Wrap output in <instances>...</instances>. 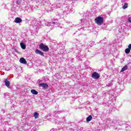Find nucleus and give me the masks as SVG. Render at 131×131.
I'll list each match as a JSON object with an SVG mask.
<instances>
[{
  "instance_id": "nucleus-6",
  "label": "nucleus",
  "mask_w": 131,
  "mask_h": 131,
  "mask_svg": "<svg viewBox=\"0 0 131 131\" xmlns=\"http://www.w3.org/2000/svg\"><path fill=\"white\" fill-rule=\"evenodd\" d=\"M20 63H21V64H27V61H26V60L24 57L20 58L19 59Z\"/></svg>"
},
{
  "instance_id": "nucleus-17",
  "label": "nucleus",
  "mask_w": 131,
  "mask_h": 131,
  "mask_svg": "<svg viewBox=\"0 0 131 131\" xmlns=\"http://www.w3.org/2000/svg\"><path fill=\"white\" fill-rule=\"evenodd\" d=\"M128 6V4L127 3H125L124 6H123V9L124 10H125V9L127 8Z\"/></svg>"
},
{
  "instance_id": "nucleus-21",
  "label": "nucleus",
  "mask_w": 131,
  "mask_h": 131,
  "mask_svg": "<svg viewBox=\"0 0 131 131\" xmlns=\"http://www.w3.org/2000/svg\"><path fill=\"white\" fill-rule=\"evenodd\" d=\"M82 22H84V21H83L82 19H81V23H82Z\"/></svg>"
},
{
  "instance_id": "nucleus-5",
  "label": "nucleus",
  "mask_w": 131,
  "mask_h": 131,
  "mask_svg": "<svg viewBox=\"0 0 131 131\" xmlns=\"http://www.w3.org/2000/svg\"><path fill=\"white\" fill-rule=\"evenodd\" d=\"M39 85L41 88H43V89H48V88H49V85L45 83H40Z\"/></svg>"
},
{
  "instance_id": "nucleus-13",
  "label": "nucleus",
  "mask_w": 131,
  "mask_h": 131,
  "mask_svg": "<svg viewBox=\"0 0 131 131\" xmlns=\"http://www.w3.org/2000/svg\"><path fill=\"white\" fill-rule=\"evenodd\" d=\"M31 92L32 94H33V95H37V94H38V92H37V91H36L35 90H32Z\"/></svg>"
},
{
  "instance_id": "nucleus-9",
  "label": "nucleus",
  "mask_w": 131,
  "mask_h": 131,
  "mask_svg": "<svg viewBox=\"0 0 131 131\" xmlns=\"http://www.w3.org/2000/svg\"><path fill=\"white\" fill-rule=\"evenodd\" d=\"M5 83L6 86H7V88H10V85L11 84V83H10V81L8 80V79H6L5 80Z\"/></svg>"
},
{
  "instance_id": "nucleus-3",
  "label": "nucleus",
  "mask_w": 131,
  "mask_h": 131,
  "mask_svg": "<svg viewBox=\"0 0 131 131\" xmlns=\"http://www.w3.org/2000/svg\"><path fill=\"white\" fill-rule=\"evenodd\" d=\"M92 78H94V79H98L100 78V74L97 72H94L92 74Z\"/></svg>"
},
{
  "instance_id": "nucleus-4",
  "label": "nucleus",
  "mask_w": 131,
  "mask_h": 131,
  "mask_svg": "<svg viewBox=\"0 0 131 131\" xmlns=\"http://www.w3.org/2000/svg\"><path fill=\"white\" fill-rule=\"evenodd\" d=\"M35 52L36 53V54H37L38 55H40V56H42V57H45V54H43V52L40 51L38 49L36 50Z\"/></svg>"
},
{
  "instance_id": "nucleus-8",
  "label": "nucleus",
  "mask_w": 131,
  "mask_h": 131,
  "mask_svg": "<svg viewBox=\"0 0 131 131\" xmlns=\"http://www.w3.org/2000/svg\"><path fill=\"white\" fill-rule=\"evenodd\" d=\"M47 25L48 27H50V26H55V25H56V22H55V21H51V22H50V23H48Z\"/></svg>"
},
{
  "instance_id": "nucleus-18",
  "label": "nucleus",
  "mask_w": 131,
  "mask_h": 131,
  "mask_svg": "<svg viewBox=\"0 0 131 131\" xmlns=\"http://www.w3.org/2000/svg\"><path fill=\"white\" fill-rule=\"evenodd\" d=\"M16 3L17 5H20L21 4V1L20 0H17L16 1Z\"/></svg>"
},
{
  "instance_id": "nucleus-15",
  "label": "nucleus",
  "mask_w": 131,
  "mask_h": 131,
  "mask_svg": "<svg viewBox=\"0 0 131 131\" xmlns=\"http://www.w3.org/2000/svg\"><path fill=\"white\" fill-rule=\"evenodd\" d=\"M34 117H35V119H37L38 118V113L35 112L34 113Z\"/></svg>"
},
{
  "instance_id": "nucleus-12",
  "label": "nucleus",
  "mask_w": 131,
  "mask_h": 131,
  "mask_svg": "<svg viewBox=\"0 0 131 131\" xmlns=\"http://www.w3.org/2000/svg\"><path fill=\"white\" fill-rule=\"evenodd\" d=\"M125 70H127V66L126 65L122 68L120 72H124V71H125Z\"/></svg>"
},
{
  "instance_id": "nucleus-11",
  "label": "nucleus",
  "mask_w": 131,
  "mask_h": 131,
  "mask_svg": "<svg viewBox=\"0 0 131 131\" xmlns=\"http://www.w3.org/2000/svg\"><path fill=\"white\" fill-rule=\"evenodd\" d=\"M106 123L107 124H111V123H113V121L111 119L108 118L106 120Z\"/></svg>"
},
{
  "instance_id": "nucleus-20",
  "label": "nucleus",
  "mask_w": 131,
  "mask_h": 131,
  "mask_svg": "<svg viewBox=\"0 0 131 131\" xmlns=\"http://www.w3.org/2000/svg\"><path fill=\"white\" fill-rule=\"evenodd\" d=\"M128 49H130V51L131 50V44H129L128 46Z\"/></svg>"
},
{
  "instance_id": "nucleus-14",
  "label": "nucleus",
  "mask_w": 131,
  "mask_h": 131,
  "mask_svg": "<svg viewBox=\"0 0 131 131\" xmlns=\"http://www.w3.org/2000/svg\"><path fill=\"white\" fill-rule=\"evenodd\" d=\"M92 119H93V117L90 115L88 117L86 118V121L90 122L91 120H92Z\"/></svg>"
},
{
  "instance_id": "nucleus-2",
  "label": "nucleus",
  "mask_w": 131,
  "mask_h": 131,
  "mask_svg": "<svg viewBox=\"0 0 131 131\" xmlns=\"http://www.w3.org/2000/svg\"><path fill=\"white\" fill-rule=\"evenodd\" d=\"M39 48L40 50L43 51V52H48L50 49L49 48V47L47 46L46 45H44L42 43H41L39 46Z\"/></svg>"
},
{
  "instance_id": "nucleus-1",
  "label": "nucleus",
  "mask_w": 131,
  "mask_h": 131,
  "mask_svg": "<svg viewBox=\"0 0 131 131\" xmlns=\"http://www.w3.org/2000/svg\"><path fill=\"white\" fill-rule=\"evenodd\" d=\"M95 22L97 25H102L103 22H104V18L101 16H98L95 18Z\"/></svg>"
},
{
  "instance_id": "nucleus-7",
  "label": "nucleus",
  "mask_w": 131,
  "mask_h": 131,
  "mask_svg": "<svg viewBox=\"0 0 131 131\" xmlns=\"http://www.w3.org/2000/svg\"><path fill=\"white\" fill-rule=\"evenodd\" d=\"M15 23H21L22 22V19L19 17L15 18L14 20Z\"/></svg>"
},
{
  "instance_id": "nucleus-16",
  "label": "nucleus",
  "mask_w": 131,
  "mask_h": 131,
  "mask_svg": "<svg viewBox=\"0 0 131 131\" xmlns=\"http://www.w3.org/2000/svg\"><path fill=\"white\" fill-rule=\"evenodd\" d=\"M125 54H129L130 53V50L129 48H127L125 50Z\"/></svg>"
},
{
  "instance_id": "nucleus-10",
  "label": "nucleus",
  "mask_w": 131,
  "mask_h": 131,
  "mask_svg": "<svg viewBox=\"0 0 131 131\" xmlns=\"http://www.w3.org/2000/svg\"><path fill=\"white\" fill-rule=\"evenodd\" d=\"M20 46L21 49H23V50H25V49H26V45H25V44H24V43L20 42Z\"/></svg>"
},
{
  "instance_id": "nucleus-19",
  "label": "nucleus",
  "mask_w": 131,
  "mask_h": 131,
  "mask_svg": "<svg viewBox=\"0 0 131 131\" xmlns=\"http://www.w3.org/2000/svg\"><path fill=\"white\" fill-rule=\"evenodd\" d=\"M128 22H129V23H131V17H128Z\"/></svg>"
}]
</instances>
